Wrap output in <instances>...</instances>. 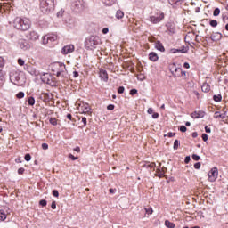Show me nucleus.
Returning <instances> with one entry per match:
<instances>
[{
	"label": "nucleus",
	"mask_w": 228,
	"mask_h": 228,
	"mask_svg": "<svg viewBox=\"0 0 228 228\" xmlns=\"http://www.w3.org/2000/svg\"><path fill=\"white\" fill-rule=\"evenodd\" d=\"M4 84V75H3V70H0V86Z\"/></svg>",
	"instance_id": "obj_26"
},
{
	"label": "nucleus",
	"mask_w": 228,
	"mask_h": 228,
	"mask_svg": "<svg viewBox=\"0 0 228 228\" xmlns=\"http://www.w3.org/2000/svg\"><path fill=\"white\" fill-rule=\"evenodd\" d=\"M201 90L202 92H204L205 94H208V92H209V90H211V86H209V84L208 83H204L201 86Z\"/></svg>",
	"instance_id": "obj_18"
},
{
	"label": "nucleus",
	"mask_w": 228,
	"mask_h": 228,
	"mask_svg": "<svg viewBox=\"0 0 228 228\" xmlns=\"http://www.w3.org/2000/svg\"><path fill=\"white\" fill-rule=\"evenodd\" d=\"M218 179V168L214 167L208 173V181L215 183Z\"/></svg>",
	"instance_id": "obj_6"
},
{
	"label": "nucleus",
	"mask_w": 228,
	"mask_h": 228,
	"mask_svg": "<svg viewBox=\"0 0 228 228\" xmlns=\"http://www.w3.org/2000/svg\"><path fill=\"white\" fill-rule=\"evenodd\" d=\"M215 115H216V118H225V114H220L218 111H216Z\"/></svg>",
	"instance_id": "obj_30"
},
{
	"label": "nucleus",
	"mask_w": 228,
	"mask_h": 228,
	"mask_svg": "<svg viewBox=\"0 0 228 228\" xmlns=\"http://www.w3.org/2000/svg\"><path fill=\"white\" fill-rule=\"evenodd\" d=\"M13 28L20 31H28L31 28V20L28 18L16 17L13 20Z\"/></svg>",
	"instance_id": "obj_1"
},
{
	"label": "nucleus",
	"mask_w": 228,
	"mask_h": 228,
	"mask_svg": "<svg viewBox=\"0 0 228 228\" xmlns=\"http://www.w3.org/2000/svg\"><path fill=\"white\" fill-rule=\"evenodd\" d=\"M200 166H201L200 162H197V163L194 164V168L196 170H199L200 168Z\"/></svg>",
	"instance_id": "obj_46"
},
{
	"label": "nucleus",
	"mask_w": 228,
	"mask_h": 228,
	"mask_svg": "<svg viewBox=\"0 0 228 228\" xmlns=\"http://www.w3.org/2000/svg\"><path fill=\"white\" fill-rule=\"evenodd\" d=\"M169 70L175 77H181V68H177L175 63H172L169 65Z\"/></svg>",
	"instance_id": "obj_5"
},
{
	"label": "nucleus",
	"mask_w": 228,
	"mask_h": 228,
	"mask_svg": "<svg viewBox=\"0 0 228 228\" xmlns=\"http://www.w3.org/2000/svg\"><path fill=\"white\" fill-rule=\"evenodd\" d=\"M24 159H25V161H31V154L27 153Z\"/></svg>",
	"instance_id": "obj_37"
},
{
	"label": "nucleus",
	"mask_w": 228,
	"mask_h": 228,
	"mask_svg": "<svg viewBox=\"0 0 228 228\" xmlns=\"http://www.w3.org/2000/svg\"><path fill=\"white\" fill-rule=\"evenodd\" d=\"M183 67H184V69H190V63L184 62Z\"/></svg>",
	"instance_id": "obj_64"
},
{
	"label": "nucleus",
	"mask_w": 228,
	"mask_h": 228,
	"mask_svg": "<svg viewBox=\"0 0 228 228\" xmlns=\"http://www.w3.org/2000/svg\"><path fill=\"white\" fill-rule=\"evenodd\" d=\"M3 67H4V59L0 57V70H3Z\"/></svg>",
	"instance_id": "obj_32"
},
{
	"label": "nucleus",
	"mask_w": 228,
	"mask_h": 228,
	"mask_svg": "<svg viewBox=\"0 0 228 228\" xmlns=\"http://www.w3.org/2000/svg\"><path fill=\"white\" fill-rule=\"evenodd\" d=\"M209 25H210L212 28H216V26H218V21H216V20H210Z\"/></svg>",
	"instance_id": "obj_27"
},
{
	"label": "nucleus",
	"mask_w": 228,
	"mask_h": 228,
	"mask_svg": "<svg viewBox=\"0 0 228 228\" xmlns=\"http://www.w3.org/2000/svg\"><path fill=\"white\" fill-rule=\"evenodd\" d=\"M227 20H228V16L227 15L223 16V22L226 23Z\"/></svg>",
	"instance_id": "obj_60"
},
{
	"label": "nucleus",
	"mask_w": 228,
	"mask_h": 228,
	"mask_svg": "<svg viewBox=\"0 0 228 228\" xmlns=\"http://www.w3.org/2000/svg\"><path fill=\"white\" fill-rule=\"evenodd\" d=\"M170 52L172 53V54H175L177 53H181V49L173 48L170 50Z\"/></svg>",
	"instance_id": "obj_39"
},
{
	"label": "nucleus",
	"mask_w": 228,
	"mask_h": 228,
	"mask_svg": "<svg viewBox=\"0 0 228 228\" xmlns=\"http://www.w3.org/2000/svg\"><path fill=\"white\" fill-rule=\"evenodd\" d=\"M109 31H110V28H104L102 29L103 35H107V33H109Z\"/></svg>",
	"instance_id": "obj_56"
},
{
	"label": "nucleus",
	"mask_w": 228,
	"mask_h": 228,
	"mask_svg": "<svg viewBox=\"0 0 228 228\" xmlns=\"http://www.w3.org/2000/svg\"><path fill=\"white\" fill-rule=\"evenodd\" d=\"M165 225L167 228H175V224H174V223H172V222H170L168 220L165 221Z\"/></svg>",
	"instance_id": "obj_20"
},
{
	"label": "nucleus",
	"mask_w": 228,
	"mask_h": 228,
	"mask_svg": "<svg viewBox=\"0 0 228 228\" xmlns=\"http://www.w3.org/2000/svg\"><path fill=\"white\" fill-rule=\"evenodd\" d=\"M24 172H25V169L23 167H20V168L18 169V174L20 175H22V174H24Z\"/></svg>",
	"instance_id": "obj_50"
},
{
	"label": "nucleus",
	"mask_w": 228,
	"mask_h": 228,
	"mask_svg": "<svg viewBox=\"0 0 228 228\" xmlns=\"http://www.w3.org/2000/svg\"><path fill=\"white\" fill-rule=\"evenodd\" d=\"M10 81L12 83H13V85H16L17 86H19V85H20V77L19 76L18 73H14L12 75H10Z\"/></svg>",
	"instance_id": "obj_8"
},
{
	"label": "nucleus",
	"mask_w": 228,
	"mask_h": 228,
	"mask_svg": "<svg viewBox=\"0 0 228 228\" xmlns=\"http://www.w3.org/2000/svg\"><path fill=\"white\" fill-rule=\"evenodd\" d=\"M190 161H191V158L190 156H186L185 159H184L185 165H188V163H190Z\"/></svg>",
	"instance_id": "obj_40"
},
{
	"label": "nucleus",
	"mask_w": 228,
	"mask_h": 228,
	"mask_svg": "<svg viewBox=\"0 0 228 228\" xmlns=\"http://www.w3.org/2000/svg\"><path fill=\"white\" fill-rule=\"evenodd\" d=\"M67 119L74 121V119L72 118V114H67Z\"/></svg>",
	"instance_id": "obj_59"
},
{
	"label": "nucleus",
	"mask_w": 228,
	"mask_h": 228,
	"mask_svg": "<svg viewBox=\"0 0 228 228\" xmlns=\"http://www.w3.org/2000/svg\"><path fill=\"white\" fill-rule=\"evenodd\" d=\"M62 54H69V53H74V45H68L61 49Z\"/></svg>",
	"instance_id": "obj_10"
},
{
	"label": "nucleus",
	"mask_w": 228,
	"mask_h": 228,
	"mask_svg": "<svg viewBox=\"0 0 228 228\" xmlns=\"http://www.w3.org/2000/svg\"><path fill=\"white\" fill-rule=\"evenodd\" d=\"M179 131H181V133H186V131H188V128H186L185 126H181L179 127Z\"/></svg>",
	"instance_id": "obj_35"
},
{
	"label": "nucleus",
	"mask_w": 228,
	"mask_h": 228,
	"mask_svg": "<svg viewBox=\"0 0 228 228\" xmlns=\"http://www.w3.org/2000/svg\"><path fill=\"white\" fill-rule=\"evenodd\" d=\"M213 100L216 102H222V94H215L213 96Z\"/></svg>",
	"instance_id": "obj_22"
},
{
	"label": "nucleus",
	"mask_w": 228,
	"mask_h": 228,
	"mask_svg": "<svg viewBox=\"0 0 228 228\" xmlns=\"http://www.w3.org/2000/svg\"><path fill=\"white\" fill-rule=\"evenodd\" d=\"M65 12V11L61 10L57 12V17H63V13Z\"/></svg>",
	"instance_id": "obj_51"
},
{
	"label": "nucleus",
	"mask_w": 228,
	"mask_h": 228,
	"mask_svg": "<svg viewBox=\"0 0 228 228\" xmlns=\"http://www.w3.org/2000/svg\"><path fill=\"white\" fill-rule=\"evenodd\" d=\"M149 60H151V61H158V60H159V57L158 56V53L151 52L149 54Z\"/></svg>",
	"instance_id": "obj_17"
},
{
	"label": "nucleus",
	"mask_w": 228,
	"mask_h": 228,
	"mask_svg": "<svg viewBox=\"0 0 228 228\" xmlns=\"http://www.w3.org/2000/svg\"><path fill=\"white\" fill-rule=\"evenodd\" d=\"M181 145V143L179 142V140H175V142H174V146H173V149L175 150V151H177V149H179V146Z\"/></svg>",
	"instance_id": "obj_25"
},
{
	"label": "nucleus",
	"mask_w": 228,
	"mask_h": 228,
	"mask_svg": "<svg viewBox=\"0 0 228 228\" xmlns=\"http://www.w3.org/2000/svg\"><path fill=\"white\" fill-rule=\"evenodd\" d=\"M205 132L206 133H211V128L208 127V126H205Z\"/></svg>",
	"instance_id": "obj_63"
},
{
	"label": "nucleus",
	"mask_w": 228,
	"mask_h": 228,
	"mask_svg": "<svg viewBox=\"0 0 228 228\" xmlns=\"http://www.w3.org/2000/svg\"><path fill=\"white\" fill-rule=\"evenodd\" d=\"M103 2L108 6H111V4H113V0H103Z\"/></svg>",
	"instance_id": "obj_38"
},
{
	"label": "nucleus",
	"mask_w": 228,
	"mask_h": 228,
	"mask_svg": "<svg viewBox=\"0 0 228 228\" xmlns=\"http://www.w3.org/2000/svg\"><path fill=\"white\" fill-rule=\"evenodd\" d=\"M72 8L74 12H83L86 8V3L83 0H77L72 3Z\"/></svg>",
	"instance_id": "obj_4"
},
{
	"label": "nucleus",
	"mask_w": 228,
	"mask_h": 228,
	"mask_svg": "<svg viewBox=\"0 0 228 228\" xmlns=\"http://www.w3.org/2000/svg\"><path fill=\"white\" fill-rule=\"evenodd\" d=\"M49 38H51V37H43V44L44 45L47 44V40H49Z\"/></svg>",
	"instance_id": "obj_54"
},
{
	"label": "nucleus",
	"mask_w": 228,
	"mask_h": 228,
	"mask_svg": "<svg viewBox=\"0 0 228 228\" xmlns=\"http://www.w3.org/2000/svg\"><path fill=\"white\" fill-rule=\"evenodd\" d=\"M52 209H56V201H53L51 205Z\"/></svg>",
	"instance_id": "obj_58"
},
{
	"label": "nucleus",
	"mask_w": 228,
	"mask_h": 228,
	"mask_svg": "<svg viewBox=\"0 0 228 228\" xmlns=\"http://www.w3.org/2000/svg\"><path fill=\"white\" fill-rule=\"evenodd\" d=\"M50 124H52V126H56L58 124V121H56V118H51L49 120Z\"/></svg>",
	"instance_id": "obj_33"
},
{
	"label": "nucleus",
	"mask_w": 228,
	"mask_h": 228,
	"mask_svg": "<svg viewBox=\"0 0 228 228\" xmlns=\"http://www.w3.org/2000/svg\"><path fill=\"white\" fill-rule=\"evenodd\" d=\"M201 138L203 142H207L208 139V134H202Z\"/></svg>",
	"instance_id": "obj_42"
},
{
	"label": "nucleus",
	"mask_w": 228,
	"mask_h": 228,
	"mask_svg": "<svg viewBox=\"0 0 228 228\" xmlns=\"http://www.w3.org/2000/svg\"><path fill=\"white\" fill-rule=\"evenodd\" d=\"M18 64L20 65V67L24 66V60L21 58L18 59Z\"/></svg>",
	"instance_id": "obj_49"
},
{
	"label": "nucleus",
	"mask_w": 228,
	"mask_h": 228,
	"mask_svg": "<svg viewBox=\"0 0 228 228\" xmlns=\"http://www.w3.org/2000/svg\"><path fill=\"white\" fill-rule=\"evenodd\" d=\"M38 33L36 31H31L27 35V38H28V40H32V42L38 40Z\"/></svg>",
	"instance_id": "obj_12"
},
{
	"label": "nucleus",
	"mask_w": 228,
	"mask_h": 228,
	"mask_svg": "<svg viewBox=\"0 0 228 228\" xmlns=\"http://www.w3.org/2000/svg\"><path fill=\"white\" fill-rule=\"evenodd\" d=\"M144 168H154V167H156V163L152 162V163H150V162H146L144 165H143Z\"/></svg>",
	"instance_id": "obj_21"
},
{
	"label": "nucleus",
	"mask_w": 228,
	"mask_h": 228,
	"mask_svg": "<svg viewBox=\"0 0 228 228\" xmlns=\"http://www.w3.org/2000/svg\"><path fill=\"white\" fill-rule=\"evenodd\" d=\"M107 110H109L110 111H113V110H115V105L113 104H109L107 106Z\"/></svg>",
	"instance_id": "obj_41"
},
{
	"label": "nucleus",
	"mask_w": 228,
	"mask_h": 228,
	"mask_svg": "<svg viewBox=\"0 0 228 228\" xmlns=\"http://www.w3.org/2000/svg\"><path fill=\"white\" fill-rule=\"evenodd\" d=\"M136 94H138V90L136 89L130 90V95H136Z\"/></svg>",
	"instance_id": "obj_47"
},
{
	"label": "nucleus",
	"mask_w": 228,
	"mask_h": 228,
	"mask_svg": "<svg viewBox=\"0 0 228 228\" xmlns=\"http://www.w3.org/2000/svg\"><path fill=\"white\" fill-rule=\"evenodd\" d=\"M155 48L157 49V51H160V53H165V46H163L161 41H156Z\"/></svg>",
	"instance_id": "obj_16"
},
{
	"label": "nucleus",
	"mask_w": 228,
	"mask_h": 228,
	"mask_svg": "<svg viewBox=\"0 0 228 228\" xmlns=\"http://www.w3.org/2000/svg\"><path fill=\"white\" fill-rule=\"evenodd\" d=\"M180 50H181V53H188V47H186V46H182L180 48Z\"/></svg>",
	"instance_id": "obj_43"
},
{
	"label": "nucleus",
	"mask_w": 228,
	"mask_h": 228,
	"mask_svg": "<svg viewBox=\"0 0 228 228\" xmlns=\"http://www.w3.org/2000/svg\"><path fill=\"white\" fill-rule=\"evenodd\" d=\"M100 77L102 81H105V83L108 81V71L106 69H100Z\"/></svg>",
	"instance_id": "obj_14"
},
{
	"label": "nucleus",
	"mask_w": 228,
	"mask_h": 228,
	"mask_svg": "<svg viewBox=\"0 0 228 228\" xmlns=\"http://www.w3.org/2000/svg\"><path fill=\"white\" fill-rule=\"evenodd\" d=\"M59 70L61 71V77H67V68L63 62H59Z\"/></svg>",
	"instance_id": "obj_11"
},
{
	"label": "nucleus",
	"mask_w": 228,
	"mask_h": 228,
	"mask_svg": "<svg viewBox=\"0 0 228 228\" xmlns=\"http://www.w3.org/2000/svg\"><path fill=\"white\" fill-rule=\"evenodd\" d=\"M28 102L29 106H35V97L33 96L28 97Z\"/></svg>",
	"instance_id": "obj_24"
},
{
	"label": "nucleus",
	"mask_w": 228,
	"mask_h": 228,
	"mask_svg": "<svg viewBox=\"0 0 228 228\" xmlns=\"http://www.w3.org/2000/svg\"><path fill=\"white\" fill-rule=\"evenodd\" d=\"M101 44V37L99 36H90L86 37L85 41V47L89 51H94V49H97V46Z\"/></svg>",
	"instance_id": "obj_2"
},
{
	"label": "nucleus",
	"mask_w": 228,
	"mask_h": 228,
	"mask_svg": "<svg viewBox=\"0 0 228 228\" xmlns=\"http://www.w3.org/2000/svg\"><path fill=\"white\" fill-rule=\"evenodd\" d=\"M69 158L70 159H72V161H76V159H78V157H75V156L72 155V154H69Z\"/></svg>",
	"instance_id": "obj_53"
},
{
	"label": "nucleus",
	"mask_w": 228,
	"mask_h": 228,
	"mask_svg": "<svg viewBox=\"0 0 228 228\" xmlns=\"http://www.w3.org/2000/svg\"><path fill=\"white\" fill-rule=\"evenodd\" d=\"M116 18L117 19H123L124 18V12L118 10L116 12Z\"/></svg>",
	"instance_id": "obj_23"
},
{
	"label": "nucleus",
	"mask_w": 228,
	"mask_h": 228,
	"mask_svg": "<svg viewBox=\"0 0 228 228\" xmlns=\"http://www.w3.org/2000/svg\"><path fill=\"white\" fill-rule=\"evenodd\" d=\"M191 158L194 161H199V159H200V156L197 154H192Z\"/></svg>",
	"instance_id": "obj_36"
},
{
	"label": "nucleus",
	"mask_w": 228,
	"mask_h": 228,
	"mask_svg": "<svg viewBox=\"0 0 228 228\" xmlns=\"http://www.w3.org/2000/svg\"><path fill=\"white\" fill-rule=\"evenodd\" d=\"M180 77L182 76V77H186V71H183V69H181V71H180Z\"/></svg>",
	"instance_id": "obj_52"
},
{
	"label": "nucleus",
	"mask_w": 228,
	"mask_h": 228,
	"mask_svg": "<svg viewBox=\"0 0 228 228\" xmlns=\"http://www.w3.org/2000/svg\"><path fill=\"white\" fill-rule=\"evenodd\" d=\"M82 123L84 124V126H86V118H82Z\"/></svg>",
	"instance_id": "obj_61"
},
{
	"label": "nucleus",
	"mask_w": 228,
	"mask_h": 228,
	"mask_svg": "<svg viewBox=\"0 0 228 228\" xmlns=\"http://www.w3.org/2000/svg\"><path fill=\"white\" fill-rule=\"evenodd\" d=\"M175 135V133H172V132L167 133L168 138H174Z\"/></svg>",
	"instance_id": "obj_55"
},
{
	"label": "nucleus",
	"mask_w": 228,
	"mask_h": 228,
	"mask_svg": "<svg viewBox=\"0 0 228 228\" xmlns=\"http://www.w3.org/2000/svg\"><path fill=\"white\" fill-rule=\"evenodd\" d=\"M124 90H125L124 86H119L118 88V94H124Z\"/></svg>",
	"instance_id": "obj_45"
},
{
	"label": "nucleus",
	"mask_w": 228,
	"mask_h": 228,
	"mask_svg": "<svg viewBox=\"0 0 228 228\" xmlns=\"http://www.w3.org/2000/svg\"><path fill=\"white\" fill-rule=\"evenodd\" d=\"M53 197H60V192H58V190H53Z\"/></svg>",
	"instance_id": "obj_48"
},
{
	"label": "nucleus",
	"mask_w": 228,
	"mask_h": 228,
	"mask_svg": "<svg viewBox=\"0 0 228 228\" xmlns=\"http://www.w3.org/2000/svg\"><path fill=\"white\" fill-rule=\"evenodd\" d=\"M159 118V113L154 112V113L152 114V118Z\"/></svg>",
	"instance_id": "obj_57"
},
{
	"label": "nucleus",
	"mask_w": 228,
	"mask_h": 228,
	"mask_svg": "<svg viewBox=\"0 0 228 228\" xmlns=\"http://www.w3.org/2000/svg\"><path fill=\"white\" fill-rule=\"evenodd\" d=\"M41 81H43L46 85H52L53 83V79L51 78V75L49 73H44L41 76Z\"/></svg>",
	"instance_id": "obj_9"
},
{
	"label": "nucleus",
	"mask_w": 228,
	"mask_h": 228,
	"mask_svg": "<svg viewBox=\"0 0 228 228\" xmlns=\"http://www.w3.org/2000/svg\"><path fill=\"white\" fill-rule=\"evenodd\" d=\"M39 205L42 206L43 208H45V206H47V200H41L39 201Z\"/></svg>",
	"instance_id": "obj_34"
},
{
	"label": "nucleus",
	"mask_w": 228,
	"mask_h": 228,
	"mask_svg": "<svg viewBox=\"0 0 228 228\" xmlns=\"http://www.w3.org/2000/svg\"><path fill=\"white\" fill-rule=\"evenodd\" d=\"M206 115V112L204 111H194L191 114V117L192 118H204V116Z\"/></svg>",
	"instance_id": "obj_13"
},
{
	"label": "nucleus",
	"mask_w": 228,
	"mask_h": 228,
	"mask_svg": "<svg viewBox=\"0 0 228 228\" xmlns=\"http://www.w3.org/2000/svg\"><path fill=\"white\" fill-rule=\"evenodd\" d=\"M24 92H19L17 94H16V97L17 99H24Z\"/></svg>",
	"instance_id": "obj_31"
},
{
	"label": "nucleus",
	"mask_w": 228,
	"mask_h": 228,
	"mask_svg": "<svg viewBox=\"0 0 228 228\" xmlns=\"http://www.w3.org/2000/svg\"><path fill=\"white\" fill-rule=\"evenodd\" d=\"M214 17H218L220 15V8H216L213 12Z\"/></svg>",
	"instance_id": "obj_29"
},
{
	"label": "nucleus",
	"mask_w": 228,
	"mask_h": 228,
	"mask_svg": "<svg viewBox=\"0 0 228 228\" xmlns=\"http://www.w3.org/2000/svg\"><path fill=\"white\" fill-rule=\"evenodd\" d=\"M163 19H165V14L164 13H160L157 16H151L150 17V20H151V22H152V24H158L159 22H161V20H163Z\"/></svg>",
	"instance_id": "obj_7"
},
{
	"label": "nucleus",
	"mask_w": 228,
	"mask_h": 228,
	"mask_svg": "<svg viewBox=\"0 0 228 228\" xmlns=\"http://www.w3.org/2000/svg\"><path fill=\"white\" fill-rule=\"evenodd\" d=\"M20 49H23V51H28V49H29V47H31V45L28 44V41L21 40V41H20Z\"/></svg>",
	"instance_id": "obj_15"
},
{
	"label": "nucleus",
	"mask_w": 228,
	"mask_h": 228,
	"mask_svg": "<svg viewBox=\"0 0 228 228\" xmlns=\"http://www.w3.org/2000/svg\"><path fill=\"white\" fill-rule=\"evenodd\" d=\"M56 0H42L41 2V12L43 13H51V12H54V6Z\"/></svg>",
	"instance_id": "obj_3"
},
{
	"label": "nucleus",
	"mask_w": 228,
	"mask_h": 228,
	"mask_svg": "<svg viewBox=\"0 0 228 228\" xmlns=\"http://www.w3.org/2000/svg\"><path fill=\"white\" fill-rule=\"evenodd\" d=\"M6 218V213L4 210H0V220L3 222Z\"/></svg>",
	"instance_id": "obj_28"
},
{
	"label": "nucleus",
	"mask_w": 228,
	"mask_h": 228,
	"mask_svg": "<svg viewBox=\"0 0 228 228\" xmlns=\"http://www.w3.org/2000/svg\"><path fill=\"white\" fill-rule=\"evenodd\" d=\"M42 149H43V151H47V149H49V144L48 143H43L42 144Z\"/></svg>",
	"instance_id": "obj_44"
},
{
	"label": "nucleus",
	"mask_w": 228,
	"mask_h": 228,
	"mask_svg": "<svg viewBox=\"0 0 228 228\" xmlns=\"http://www.w3.org/2000/svg\"><path fill=\"white\" fill-rule=\"evenodd\" d=\"M169 4L172 6L176 5L179 6L183 3V0H168Z\"/></svg>",
	"instance_id": "obj_19"
},
{
	"label": "nucleus",
	"mask_w": 228,
	"mask_h": 228,
	"mask_svg": "<svg viewBox=\"0 0 228 228\" xmlns=\"http://www.w3.org/2000/svg\"><path fill=\"white\" fill-rule=\"evenodd\" d=\"M73 77H79V72L74 71V72H73Z\"/></svg>",
	"instance_id": "obj_62"
}]
</instances>
